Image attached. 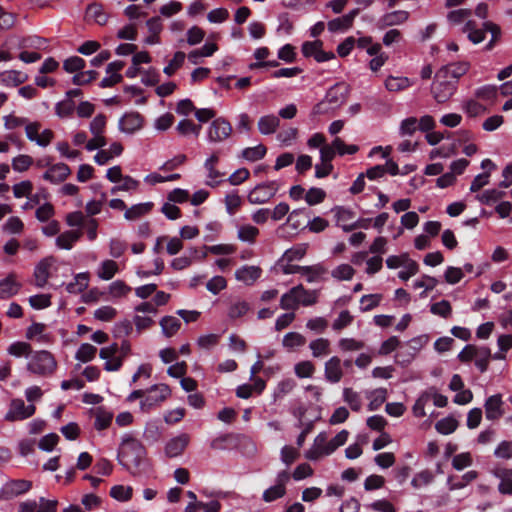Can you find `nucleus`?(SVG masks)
I'll use <instances>...</instances> for the list:
<instances>
[{
    "label": "nucleus",
    "instance_id": "nucleus-53",
    "mask_svg": "<svg viewBox=\"0 0 512 512\" xmlns=\"http://www.w3.org/2000/svg\"><path fill=\"white\" fill-rule=\"evenodd\" d=\"M457 426H458V422L456 421V419H454L452 417H446V418L439 420L435 424V429L440 434L448 435V434L453 433L456 430Z\"/></svg>",
    "mask_w": 512,
    "mask_h": 512
},
{
    "label": "nucleus",
    "instance_id": "nucleus-28",
    "mask_svg": "<svg viewBox=\"0 0 512 512\" xmlns=\"http://www.w3.org/2000/svg\"><path fill=\"white\" fill-rule=\"evenodd\" d=\"M261 275V269L256 266H243L236 270L235 277L246 285L253 284Z\"/></svg>",
    "mask_w": 512,
    "mask_h": 512
},
{
    "label": "nucleus",
    "instance_id": "nucleus-44",
    "mask_svg": "<svg viewBox=\"0 0 512 512\" xmlns=\"http://www.w3.org/2000/svg\"><path fill=\"white\" fill-rule=\"evenodd\" d=\"M97 348L89 343H83L76 351L75 358L83 363L93 360L96 356Z\"/></svg>",
    "mask_w": 512,
    "mask_h": 512
},
{
    "label": "nucleus",
    "instance_id": "nucleus-62",
    "mask_svg": "<svg viewBox=\"0 0 512 512\" xmlns=\"http://www.w3.org/2000/svg\"><path fill=\"white\" fill-rule=\"evenodd\" d=\"M382 300L381 294H369L364 295L360 299L361 303V310L362 311H370L377 307L380 304V301Z\"/></svg>",
    "mask_w": 512,
    "mask_h": 512
},
{
    "label": "nucleus",
    "instance_id": "nucleus-50",
    "mask_svg": "<svg viewBox=\"0 0 512 512\" xmlns=\"http://www.w3.org/2000/svg\"><path fill=\"white\" fill-rule=\"evenodd\" d=\"M226 211L229 215H234L242 205V198L233 191L226 194L224 199Z\"/></svg>",
    "mask_w": 512,
    "mask_h": 512
},
{
    "label": "nucleus",
    "instance_id": "nucleus-23",
    "mask_svg": "<svg viewBox=\"0 0 512 512\" xmlns=\"http://www.w3.org/2000/svg\"><path fill=\"white\" fill-rule=\"evenodd\" d=\"M319 435L323 436L322 447L324 449V453L328 456L332 454L338 447L345 444L348 439L349 432L347 430H342L329 441L327 440V435L325 433H320Z\"/></svg>",
    "mask_w": 512,
    "mask_h": 512
},
{
    "label": "nucleus",
    "instance_id": "nucleus-9",
    "mask_svg": "<svg viewBox=\"0 0 512 512\" xmlns=\"http://www.w3.org/2000/svg\"><path fill=\"white\" fill-rule=\"evenodd\" d=\"M35 410L36 408L33 404L25 405L22 399H13L5 415V420L10 422L24 420L31 417L35 413Z\"/></svg>",
    "mask_w": 512,
    "mask_h": 512
},
{
    "label": "nucleus",
    "instance_id": "nucleus-4",
    "mask_svg": "<svg viewBox=\"0 0 512 512\" xmlns=\"http://www.w3.org/2000/svg\"><path fill=\"white\" fill-rule=\"evenodd\" d=\"M57 362L54 356L46 351L40 350L32 354L27 364V369L39 376H50L54 373Z\"/></svg>",
    "mask_w": 512,
    "mask_h": 512
},
{
    "label": "nucleus",
    "instance_id": "nucleus-33",
    "mask_svg": "<svg viewBox=\"0 0 512 512\" xmlns=\"http://www.w3.org/2000/svg\"><path fill=\"white\" fill-rule=\"evenodd\" d=\"M250 310V305L244 300H235L228 307L227 315L231 320L244 316Z\"/></svg>",
    "mask_w": 512,
    "mask_h": 512
},
{
    "label": "nucleus",
    "instance_id": "nucleus-58",
    "mask_svg": "<svg viewBox=\"0 0 512 512\" xmlns=\"http://www.w3.org/2000/svg\"><path fill=\"white\" fill-rule=\"evenodd\" d=\"M294 371L299 378H309L313 375L315 367L311 361H301L294 366Z\"/></svg>",
    "mask_w": 512,
    "mask_h": 512
},
{
    "label": "nucleus",
    "instance_id": "nucleus-48",
    "mask_svg": "<svg viewBox=\"0 0 512 512\" xmlns=\"http://www.w3.org/2000/svg\"><path fill=\"white\" fill-rule=\"evenodd\" d=\"M267 153V149L264 145L259 144L254 147L245 148L242 151V157L250 162H255L262 159Z\"/></svg>",
    "mask_w": 512,
    "mask_h": 512
},
{
    "label": "nucleus",
    "instance_id": "nucleus-57",
    "mask_svg": "<svg viewBox=\"0 0 512 512\" xmlns=\"http://www.w3.org/2000/svg\"><path fill=\"white\" fill-rule=\"evenodd\" d=\"M185 57L184 52H176L169 64L164 67L163 72L168 76H172L183 65Z\"/></svg>",
    "mask_w": 512,
    "mask_h": 512
},
{
    "label": "nucleus",
    "instance_id": "nucleus-19",
    "mask_svg": "<svg viewBox=\"0 0 512 512\" xmlns=\"http://www.w3.org/2000/svg\"><path fill=\"white\" fill-rule=\"evenodd\" d=\"M21 287L22 284L17 280L16 274L10 273L0 280V295L2 299H8L18 294Z\"/></svg>",
    "mask_w": 512,
    "mask_h": 512
},
{
    "label": "nucleus",
    "instance_id": "nucleus-24",
    "mask_svg": "<svg viewBox=\"0 0 512 512\" xmlns=\"http://www.w3.org/2000/svg\"><path fill=\"white\" fill-rule=\"evenodd\" d=\"M332 212L334 213L336 224L341 226L344 231L348 232L357 228V225L349 224L354 217L353 211L344 207H335Z\"/></svg>",
    "mask_w": 512,
    "mask_h": 512
},
{
    "label": "nucleus",
    "instance_id": "nucleus-6",
    "mask_svg": "<svg viewBox=\"0 0 512 512\" xmlns=\"http://www.w3.org/2000/svg\"><path fill=\"white\" fill-rule=\"evenodd\" d=\"M279 188L280 184L275 180L260 183L249 191L247 200L251 205L266 204L277 194Z\"/></svg>",
    "mask_w": 512,
    "mask_h": 512
},
{
    "label": "nucleus",
    "instance_id": "nucleus-35",
    "mask_svg": "<svg viewBox=\"0 0 512 512\" xmlns=\"http://www.w3.org/2000/svg\"><path fill=\"white\" fill-rule=\"evenodd\" d=\"M118 271V264L114 260H104L98 268L97 275L102 280H110Z\"/></svg>",
    "mask_w": 512,
    "mask_h": 512
},
{
    "label": "nucleus",
    "instance_id": "nucleus-18",
    "mask_svg": "<svg viewBox=\"0 0 512 512\" xmlns=\"http://www.w3.org/2000/svg\"><path fill=\"white\" fill-rule=\"evenodd\" d=\"M359 12L360 8H356L341 17L329 21L327 24L328 30L330 32L346 31L352 26L353 21Z\"/></svg>",
    "mask_w": 512,
    "mask_h": 512
},
{
    "label": "nucleus",
    "instance_id": "nucleus-37",
    "mask_svg": "<svg viewBox=\"0 0 512 512\" xmlns=\"http://www.w3.org/2000/svg\"><path fill=\"white\" fill-rule=\"evenodd\" d=\"M32 484L30 481L17 479L6 483L5 491L10 495L16 496L30 490Z\"/></svg>",
    "mask_w": 512,
    "mask_h": 512
},
{
    "label": "nucleus",
    "instance_id": "nucleus-13",
    "mask_svg": "<svg viewBox=\"0 0 512 512\" xmlns=\"http://www.w3.org/2000/svg\"><path fill=\"white\" fill-rule=\"evenodd\" d=\"M231 132L232 127L230 123L223 118H217L208 129V139L211 142H221L227 139Z\"/></svg>",
    "mask_w": 512,
    "mask_h": 512
},
{
    "label": "nucleus",
    "instance_id": "nucleus-31",
    "mask_svg": "<svg viewBox=\"0 0 512 512\" xmlns=\"http://www.w3.org/2000/svg\"><path fill=\"white\" fill-rule=\"evenodd\" d=\"M330 341L326 338H317L309 343L312 356L314 358H322L330 354Z\"/></svg>",
    "mask_w": 512,
    "mask_h": 512
},
{
    "label": "nucleus",
    "instance_id": "nucleus-46",
    "mask_svg": "<svg viewBox=\"0 0 512 512\" xmlns=\"http://www.w3.org/2000/svg\"><path fill=\"white\" fill-rule=\"evenodd\" d=\"M131 290L132 288L122 280H116L108 287V292L114 299L125 297L131 292Z\"/></svg>",
    "mask_w": 512,
    "mask_h": 512
},
{
    "label": "nucleus",
    "instance_id": "nucleus-10",
    "mask_svg": "<svg viewBox=\"0 0 512 512\" xmlns=\"http://www.w3.org/2000/svg\"><path fill=\"white\" fill-rule=\"evenodd\" d=\"M490 36L488 42L482 48L483 51H492L496 46L502 42L503 32L501 27L492 22H482V42Z\"/></svg>",
    "mask_w": 512,
    "mask_h": 512
},
{
    "label": "nucleus",
    "instance_id": "nucleus-1",
    "mask_svg": "<svg viewBox=\"0 0 512 512\" xmlns=\"http://www.w3.org/2000/svg\"><path fill=\"white\" fill-rule=\"evenodd\" d=\"M146 455L143 444L129 434H125L120 444L117 459L127 470L138 469Z\"/></svg>",
    "mask_w": 512,
    "mask_h": 512
},
{
    "label": "nucleus",
    "instance_id": "nucleus-60",
    "mask_svg": "<svg viewBox=\"0 0 512 512\" xmlns=\"http://www.w3.org/2000/svg\"><path fill=\"white\" fill-rule=\"evenodd\" d=\"M326 197V193L321 188L312 187L310 188L306 195H305V201L309 205H316L324 201Z\"/></svg>",
    "mask_w": 512,
    "mask_h": 512
},
{
    "label": "nucleus",
    "instance_id": "nucleus-63",
    "mask_svg": "<svg viewBox=\"0 0 512 512\" xmlns=\"http://www.w3.org/2000/svg\"><path fill=\"white\" fill-rule=\"evenodd\" d=\"M418 128V120L415 117H409L401 122L399 131L401 136H411Z\"/></svg>",
    "mask_w": 512,
    "mask_h": 512
},
{
    "label": "nucleus",
    "instance_id": "nucleus-15",
    "mask_svg": "<svg viewBox=\"0 0 512 512\" xmlns=\"http://www.w3.org/2000/svg\"><path fill=\"white\" fill-rule=\"evenodd\" d=\"M190 437L188 434L182 433L171 438L165 446V454L169 458L180 456L188 446Z\"/></svg>",
    "mask_w": 512,
    "mask_h": 512
},
{
    "label": "nucleus",
    "instance_id": "nucleus-16",
    "mask_svg": "<svg viewBox=\"0 0 512 512\" xmlns=\"http://www.w3.org/2000/svg\"><path fill=\"white\" fill-rule=\"evenodd\" d=\"M342 361L338 356H333L325 362L324 376L330 383H338L343 377Z\"/></svg>",
    "mask_w": 512,
    "mask_h": 512
},
{
    "label": "nucleus",
    "instance_id": "nucleus-41",
    "mask_svg": "<svg viewBox=\"0 0 512 512\" xmlns=\"http://www.w3.org/2000/svg\"><path fill=\"white\" fill-rule=\"evenodd\" d=\"M440 72H444L447 78L457 85V81L460 76L465 74L467 71V65L462 64H450L439 69Z\"/></svg>",
    "mask_w": 512,
    "mask_h": 512
},
{
    "label": "nucleus",
    "instance_id": "nucleus-3",
    "mask_svg": "<svg viewBox=\"0 0 512 512\" xmlns=\"http://www.w3.org/2000/svg\"><path fill=\"white\" fill-rule=\"evenodd\" d=\"M131 354V344L128 340H122L121 344L113 343L100 349L99 356L105 360L104 369L108 372L118 371L123 360Z\"/></svg>",
    "mask_w": 512,
    "mask_h": 512
},
{
    "label": "nucleus",
    "instance_id": "nucleus-59",
    "mask_svg": "<svg viewBox=\"0 0 512 512\" xmlns=\"http://www.w3.org/2000/svg\"><path fill=\"white\" fill-rule=\"evenodd\" d=\"M8 353L15 357L28 356L32 349L31 345L26 342H14L8 347Z\"/></svg>",
    "mask_w": 512,
    "mask_h": 512
},
{
    "label": "nucleus",
    "instance_id": "nucleus-22",
    "mask_svg": "<svg viewBox=\"0 0 512 512\" xmlns=\"http://www.w3.org/2000/svg\"><path fill=\"white\" fill-rule=\"evenodd\" d=\"M502 404L500 394L490 396L484 404L486 418L489 420L499 419L503 415Z\"/></svg>",
    "mask_w": 512,
    "mask_h": 512
},
{
    "label": "nucleus",
    "instance_id": "nucleus-64",
    "mask_svg": "<svg viewBox=\"0 0 512 512\" xmlns=\"http://www.w3.org/2000/svg\"><path fill=\"white\" fill-rule=\"evenodd\" d=\"M23 228L24 224L19 217H10L2 227L4 232L10 234H19L22 232Z\"/></svg>",
    "mask_w": 512,
    "mask_h": 512
},
{
    "label": "nucleus",
    "instance_id": "nucleus-49",
    "mask_svg": "<svg viewBox=\"0 0 512 512\" xmlns=\"http://www.w3.org/2000/svg\"><path fill=\"white\" fill-rule=\"evenodd\" d=\"M207 176L206 185L210 187H217L224 181L225 174L217 170L216 166H204Z\"/></svg>",
    "mask_w": 512,
    "mask_h": 512
},
{
    "label": "nucleus",
    "instance_id": "nucleus-11",
    "mask_svg": "<svg viewBox=\"0 0 512 512\" xmlns=\"http://www.w3.org/2000/svg\"><path fill=\"white\" fill-rule=\"evenodd\" d=\"M302 53L305 57H313L319 63L335 58V54L332 51L327 52L323 50V42L320 40L303 43Z\"/></svg>",
    "mask_w": 512,
    "mask_h": 512
},
{
    "label": "nucleus",
    "instance_id": "nucleus-47",
    "mask_svg": "<svg viewBox=\"0 0 512 512\" xmlns=\"http://www.w3.org/2000/svg\"><path fill=\"white\" fill-rule=\"evenodd\" d=\"M322 443H323V436L317 435L316 438L314 439V443H313L312 447L306 451L305 457L309 460L316 461L323 456H327V454L324 453Z\"/></svg>",
    "mask_w": 512,
    "mask_h": 512
},
{
    "label": "nucleus",
    "instance_id": "nucleus-20",
    "mask_svg": "<svg viewBox=\"0 0 512 512\" xmlns=\"http://www.w3.org/2000/svg\"><path fill=\"white\" fill-rule=\"evenodd\" d=\"M54 263L52 257L42 259L35 267L34 278L37 287H44L50 276V269Z\"/></svg>",
    "mask_w": 512,
    "mask_h": 512
},
{
    "label": "nucleus",
    "instance_id": "nucleus-39",
    "mask_svg": "<svg viewBox=\"0 0 512 512\" xmlns=\"http://www.w3.org/2000/svg\"><path fill=\"white\" fill-rule=\"evenodd\" d=\"M152 207L153 203L151 202L136 204L129 209H126L124 216L127 220H136L149 213Z\"/></svg>",
    "mask_w": 512,
    "mask_h": 512
},
{
    "label": "nucleus",
    "instance_id": "nucleus-7",
    "mask_svg": "<svg viewBox=\"0 0 512 512\" xmlns=\"http://www.w3.org/2000/svg\"><path fill=\"white\" fill-rule=\"evenodd\" d=\"M456 90V84L452 82L444 72L439 70L435 74V79L431 87L434 99L438 103L447 102Z\"/></svg>",
    "mask_w": 512,
    "mask_h": 512
},
{
    "label": "nucleus",
    "instance_id": "nucleus-54",
    "mask_svg": "<svg viewBox=\"0 0 512 512\" xmlns=\"http://www.w3.org/2000/svg\"><path fill=\"white\" fill-rule=\"evenodd\" d=\"M33 158L26 154H21L12 159V168L17 172L27 171L33 164Z\"/></svg>",
    "mask_w": 512,
    "mask_h": 512
},
{
    "label": "nucleus",
    "instance_id": "nucleus-55",
    "mask_svg": "<svg viewBox=\"0 0 512 512\" xmlns=\"http://www.w3.org/2000/svg\"><path fill=\"white\" fill-rule=\"evenodd\" d=\"M302 215L308 216V213L305 208L294 209L289 213L286 224L290 226L293 230L300 229L303 225V222L301 221Z\"/></svg>",
    "mask_w": 512,
    "mask_h": 512
},
{
    "label": "nucleus",
    "instance_id": "nucleus-40",
    "mask_svg": "<svg viewBox=\"0 0 512 512\" xmlns=\"http://www.w3.org/2000/svg\"><path fill=\"white\" fill-rule=\"evenodd\" d=\"M306 343V338L298 332H289L284 335L282 345L287 350H293L302 347Z\"/></svg>",
    "mask_w": 512,
    "mask_h": 512
},
{
    "label": "nucleus",
    "instance_id": "nucleus-14",
    "mask_svg": "<svg viewBox=\"0 0 512 512\" xmlns=\"http://www.w3.org/2000/svg\"><path fill=\"white\" fill-rule=\"evenodd\" d=\"M71 174V169L65 163H56L51 165L43 174V179L52 183L59 184L64 182Z\"/></svg>",
    "mask_w": 512,
    "mask_h": 512
},
{
    "label": "nucleus",
    "instance_id": "nucleus-36",
    "mask_svg": "<svg viewBox=\"0 0 512 512\" xmlns=\"http://www.w3.org/2000/svg\"><path fill=\"white\" fill-rule=\"evenodd\" d=\"M88 283L89 274L79 273L74 277V281L67 284L66 290L72 294L81 293L88 287Z\"/></svg>",
    "mask_w": 512,
    "mask_h": 512
},
{
    "label": "nucleus",
    "instance_id": "nucleus-34",
    "mask_svg": "<svg viewBox=\"0 0 512 512\" xmlns=\"http://www.w3.org/2000/svg\"><path fill=\"white\" fill-rule=\"evenodd\" d=\"M343 400L349 405L352 411L359 412L362 409L361 395L352 388L343 389Z\"/></svg>",
    "mask_w": 512,
    "mask_h": 512
},
{
    "label": "nucleus",
    "instance_id": "nucleus-52",
    "mask_svg": "<svg viewBox=\"0 0 512 512\" xmlns=\"http://www.w3.org/2000/svg\"><path fill=\"white\" fill-rule=\"evenodd\" d=\"M365 343L354 338H341L338 341V347L342 352H354L363 349Z\"/></svg>",
    "mask_w": 512,
    "mask_h": 512
},
{
    "label": "nucleus",
    "instance_id": "nucleus-21",
    "mask_svg": "<svg viewBox=\"0 0 512 512\" xmlns=\"http://www.w3.org/2000/svg\"><path fill=\"white\" fill-rule=\"evenodd\" d=\"M409 18V12L404 10H396L390 13H386L383 15L379 21V28H387L391 26L401 25L405 23Z\"/></svg>",
    "mask_w": 512,
    "mask_h": 512
},
{
    "label": "nucleus",
    "instance_id": "nucleus-56",
    "mask_svg": "<svg viewBox=\"0 0 512 512\" xmlns=\"http://www.w3.org/2000/svg\"><path fill=\"white\" fill-rule=\"evenodd\" d=\"M355 270L349 264H341L332 270L331 275L333 278L343 281L350 280L354 276Z\"/></svg>",
    "mask_w": 512,
    "mask_h": 512
},
{
    "label": "nucleus",
    "instance_id": "nucleus-27",
    "mask_svg": "<svg viewBox=\"0 0 512 512\" xmlns=\"http://www.w3.org/2000/svg\"><path fill=\"white\" fill-rule=\"evenodd\" d=\"M387 394V389L382 387L366 391L365 396L369 400L368 410L375 411L379 409L380 406L386 401Z\"/></svg>",
    "mask_w": 512,
    "mask_h": 512
},
{
    "label": "nucleus",
    "instance_id": "nucleus-2",
    "mask_svg": "<svg viewBox=\"0 0 512 512\" xmlns=\"http://www.w3.org/2000/svg\"><path fill=\"white\" fill-rule=\"evenodd\" d=\"M480 17V4L475 9H457L448 13L447 19L451 24H463L462 32L467 35L468 39L477 44L480 42V28L477 18Z\"/></svg>",
    "mask_w": 512,
    "mask_h": 512
},
{
    "label": "nucleus",
    "instance_id": "nucleus-29",
    "mask_svg": "<svg viewBox=\"0 0 512 512\" xmlns=\"http://www.w3.org/2000/svg\"><path fill=\"white\" fill-rule=\"evenodd\" d=\"M28 79V76L16 70H8L0 73V82L5 86H18L24 83Z\"/></svg>",
    "mask_w": 512,
    "mask_h": 512
},
{
    "label": "nucleus",
    "instance_id": "nucleus-30",
    "mask_svg": "<svg viewBox=\"0 0 512 512\" xmlns=\"http://www.w3.org/2000/svg\"><path fill=\"white\" fill-rule=\"evenodd\" d=\"M280 125V120L275 115L262 116L258 121V130L263 135H269L276 132Z\"/></svg>",
    "mask_w": 512,
    "mask_h": 512
},
{
    "label": "nucleus",
    "instance_id": "nucleus-51",
    "mask_svg": "<svg viewBox=\"0 0 512 512\" xmlns=\"http://www.w3.org/2000/svg\"><path fill=\"white\" fill-rule=\"evenodd\" d=\"M176 130L183 136L194 134L197 137L201 132V126L194 124L191 120L184 119L177 124Z\"/></svg>",
    "mask_w": 512,
    "mask_h": 512
},
{
    "label": "nucleus",
    "instance_id": "nucleus-61",
    "mask_svg": "<svg viewBox=\"0 0 512 512\" xmlns=\"http://www.w3.org/2000/svg\"><path fill=\"white\" fill-rule=\"evenodd\" d=\"M430 311L434 315H438L443 318H448L452 313V307L448 301L442 300L440 302L432 304L430 307Z\"/></svg>",
    "mask_w": 512,
    "mask_h": 512
},
{
    "label": "nucleus",
    "instance_id": "nucleus-12",
    "mask_svg": "<svg viewBox=\"0 0 512 512\" xmlns=\"http://www.w3.org/2000/svg\"><path fill=\"white\" fill-rule=\"evenodd\" d=\"M326 272L327 270L320 264H316L313 266L287 265L284 268L285 274L299 273L302 276H305L307 282L309 283L318 281L320 277L324 275Z\"/></svg>",
    "mask_w": 512,
    "mask_h": 512
},
{
    "label": "nucleus",
    "instance_id": "nucleus-8",
    "mask_svg": "<svg viewBox=\"0 0 512 512\" xmlns=\"http://www.w3.org/2000/svg\"><path fill=\"white\" fill-rule=\"evenodd\" d=\"M41 128V123L29 122L25 126V134L31 142L36 143L40 147H47L54 139V132L51 129L41 130Z\"/></svg>",
    "mask_w": 512,
    "mask_h": 512
},
{
    "label": "nucleus",
    "instance_id": "nucleus-25",
    "mask_svg": "<svg viewBox=\"0 0 512 512\" xmlns=\"http://www.w3.org/2000/svg\"><path fill=\"white\" fill-rule=\"evenodd\" d=\"M299 290H302L301 284L283 294L280 299V307L284 310H296L300 304Z\"/></svg>",
    "mask_w": 512,
    "mask_h": 512
},
{
    "label": "nucleus",
    "instance_id": "nucleus-45",
    "mask_svg": "<svg viewBox=\"0 0 512 512\" xmlns=\"http://www.w3.org/2000/svg\"><path fill=\"white\" fill-rule=\"evenodd\" d=\"M95 422L94 426L97 430H103L109 427L111 424L113 414L102 408H97L94 412Z\"/></svg>",
    "mask_w": 512,
    "mask_h": 512
},
{
    "label": "nucleus",
    "instance_id": "nucleus-26",
    "mask_svg": "<svg viewBox=\"0 0 512 512\" xmlns=\"http://www.w3.org/2000/svg\"><path fill=\"white\" fill-rule=\"evenodd\" d=\"M81 230H68L61 233L56 238V246L60 249L70 250L73 245L81 238Z\"/></svg>",
    "mask_w": 512,
    "mask_h": 512
},
{
    "label": "nucleus",
    "instance_id": "nucleus-43",
    "mask_svg": "<svg viewBox=\"0 0 512 512\" xmlns=\"http://www.w3.org/2000/svg\"><path fill=\"white\" fill-rule=\"evenodd\" d=\"M87 16L93 19L97 24L104 25L108 21V14L100 4H91L87 8Z\"/></svg>",
    "mask_w": 512,
    "mask_h": 512
},
{
    "label": "nucleus",
    "instance_id": "nucleus-38",
    "mask_svg": "<svg viewBox=\"0 0 512 512\" xmlns=\"http://www.w3.org/2000/svg\"><path fill=\"white\" fill-rule=\"evenodd\" d=\"M260 231L251 224L241 225L237 231V237L242 242L254 243Z\"/></svg>",
    "mask_w": 512,
    "mask_h": 512
},
{
    "label": "nucleus",
    "instance_id": "nucleus-42",
    "mask_svg": "<svg viewBox=\"0 0 512 512\" xmlns=\"http://www.w3.org/2000/svg\"><path fill=\"white\" fill-rule=\"evenodd\" d=\"M162 332L166 337H172L181 326V322L173 316H165L160 321Z\"/></svg>",
    "mask_w": 512,
    "mask_h": 512
},
{
    "label": "nucleus",
    "instance_id": "nucleus-17",
    "mask_svg": "<svg viewBox=\"0 0 512 512\" xmlns=\"http://www.w3.org/2000/svg\"><path fill=\"white\" fill-rule=\"evenodd\" d=\"M143 126V117L138 112L126 113L119 121V128L122 132L133 134Z\"/></svg>",
    "mask_w": 512,
    "mask_h": 512
},
{
    "label": "nucleus",
    "instance_id": "nucleus-5",
    "mask_svg": "<svg viewBox=\"0 0 512 512\" xmlns=\"http://www.w3.org/2000/svg\"><path fill=\"white\" fill-rule=\"evenodd\" d=\"M171 395V389L167 384H156L145 391V397L140 402L142 412H149L158 407Z\"/></svg>",
    "mask_w": 512,
    "mask_h": 512
},
{
    "label": "nucleus",
    "instance_id": "nucleus-32",
    "mask_svg": "<svg viewBox=\"0 0 512 512\" xmlns=\"http://www.w3.org/2000/svg\"><path fill=\"white\" fill-rule=\"evenodd\" d=\"M411 85L412 81L407 77L389 76L385 80V87L390 92H399L409 88Z\"/></svg>",
    "mask_w": 512,
    "mask_h": 512
}]
</instances>
